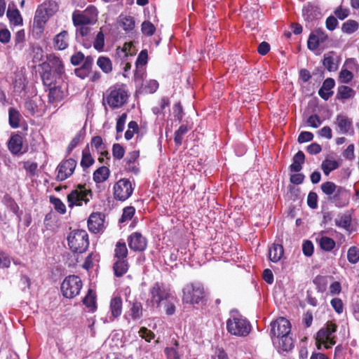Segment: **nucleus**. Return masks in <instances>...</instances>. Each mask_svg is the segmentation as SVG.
<instances>
[{
  "instance_id": "obj_16",
  "label": "nucleus",
  "mask_w": 359,
  "mask_h": 359,
  "mask_svg": "<svg viewBox=\"0 0 359 359\" xmlns=\"http://www.w3.org/2000/svg\"><path fill=\"white\" fill-rule=\"evenodd\" d=\"M43 67H48L53 70L60 78L65 74V67L62 60L55 55L47 57V64L43 63Z\"/></svg>"
},
{
  "instance_id": "obj_38",
  "label": "nucleus",
  "mask_w": 359,
  "mask_h": 359,
  "mask_svg": "<svg viewBox=\"0 0 359 359\" xmlns=\"http://www.w3.org/2000/svg\"><path fill=\"white\" fill-rule=\"evenodd\" d=\"M6 15L10 22L14 25H18L22 22V18L18 9L11 10L8 8Z\"/></svg>"
},
{
  "instance_id": "obj_62",
  "label": "nucleus",
  "mask_w": 359,
  "mask_h": 359,
  "mask_svg": "<svg viewBox=\"0 0 359 359\" xmlns=\"http://www.w3.org/2000/svg\"><path fill=\"white\" fill-rule=\"evenodd\" d=\"M307 204L312 208L316 209L318 206V195L316 193L311 191L307 197Z\"/></svg>"
},
{
  "instance_id": "obj_30",
  "label": "nucleus",
  "mask_w": 359,
  "mask_h": 359,
  "mask_svg": "<svg viewBox=\"0 0 359 359\" xmlns=\"http://www.w3.org/2000/svg\"><path fill=\"white\" fill-rule=\"evenodd\" d=\"M355 95V91L347 86H340L338 88L337 98L339 100H347Z\"/></svg>"
},
{
  "instance_id": "obj_20",
  "label": "nucleus",
  "mask_w": 359,
  "mask_h": 359,
  "mask_svg": "<svg viewBox=\"0 0 359 359\" xmlns=\"http://www.w3.org/2000/svg\"><path fill=\"white\" fill-rule=\"evenodd\" d=\"M69 46V34L67 31L63 30L56 34L53 38V47L55 50H63Z\"/></svg>"
},
{
  "instance_id": "obj_11",
  "label": "nucleus",
  "mask_w": 359,
  "mask_h": 359,
  "mask_svg": "<svg viewBox=\"0 0 359 359\" xmlns=\"http://www.w3.org/2000/svg\"><path fill=\"white\" fill-rule=\"evenodd\" d=\"M76 164V161L71 158L62 161L57 168V179L59 181H64L69 177L73 174Z\"/></svg>"
},
{
  "instance_id": "obj_18",
  "label": "nucleus",
  "mask_w": 359,
  "mask_h": 359,
  "mask_svg": "<svg viewBox=\"0 0 359 359\" xmlns=\"http://www.w3.org/2000/svg\"><path fill=\"white\" fill-rule=\"evenodd\" d=\"M49 18L50 17L46 13L38 8L36 11L33 22L34 31L37 34H41L43 32L44 25Z\"/></svg>"
},
{
  "instance_id": "obj_32",
  "label": "nucleus",
  "mask_w": 359,
  "mask_h": 359,
  "mask_svg": "<svg viewBox=\"0 0 359 359\" xmlns=\"http://www.w3.org/2000/svg\"><path fill=\"white\" fill-rule=\"evenodd\" d=\"M83 304L89 309L90 311H95L96 306L95 294L92 290H88V294L83 299Z\"/></svg>"
},
{
  "instance_id": "obj_29",
  "label": "nucleus",
  "mask_w": 359,
  "mask_h": 359,
  "mask_svg": "<svg viewBox=\"0 0 359 359\" xmlns=\"http://www.w3.org/2000/svg\"><path fill=\"white\" fill-rule=\"evenodd\" d=\"M109 169L106 166H101L93 173V180L96 183H102L107 180L109 176Z\"/></svg>"
},
{
  "instance_id": "obj_23",
  "label": "nucleus",
  "mask_w": 359,
  "mask_h": 359,
  "mask_svg": "<svg viewBox=\"0 0 359 359\" xmlns=\"http://www.w3.org/2000/svg\"><path fill=\"white\" fill-rule=\"evenodd\" d=\"M335 123L339 128L340 133L344 134L349 133L351 134L353 133L352 121L347 116L344 115H338Z\"/></svg>"
},
{
  "instance_id": "obj_57",
  "label": "nucleus",
  "mask_w": 359,
  "mask_h": 359,
  "mask_svg": "<svg viewBox=\"0 0 359 359\" xmlns=\"http://www.w3.org/2000/svg\"><path fill=\"white\" fill-rule=\"evenodd\" d=\"M91 146L94 147L97 151H102L106 149L105 144L103 143L102 139L100 136H95L91 140Z\"/></svg>"
},
{
  "instance_id": "obj_55",
  "label": "nucleus",
  "mask_w": 359,
  "mask_h": 359,
  "mask_svg": "<svg viewBox=\"0 0 359 359\" xmlns=\"http://www.w3.org/2000/svg\"><path fill=\"white\" fill-rule=\"evenodd\" d=\"M4 201L6 206L13 212L18 213V210H19V206L15 203L13 198H12L9 195H6L4 197Z\"/></svg>"
},
{
  "instance_id": "obj_22",
  "label": "nucleus",
  "mask_w": 359,
  "mask_h": 359,
  "mask_svg": "<svg viewBox=\"0 0 359 359\" xmlns=\"http://www.w3.org/2000/svg\"><path fill=\"white\" fill-rule=\"evenodd\" d=\"M65 86H57L49 88L48 102L56 103L60 102L65 96Z\"/></svg>"
},
{
  "instance_id": "obj_50",
  "label": "nucleus",
  "mask_w": 359,
  "mask_h": 359,
  "mask_svg": "<svg viewBox=\"0 0 359 359\" xmlns=\"http://www.w3.org/2000/svg\"><path fill=\"white\" fill-rule=\"evenodd\" d=\"M347 258L351 264L358 263L359 261V249L355 246L351 247L347 252Z\"/></svg>"
},
{
  "instance_id": "obj_33",
  "label": "nucleus",
  "mask_w": 359,
  "mask_h": 359,
  "mask_svg": "<svg viewBox=\"0 0 359 359\" xmlns=\"http://www.w3.org/2000/svg\"><path fill=\"white\" fill-rule=\"evenodd\" d=\"M114 255L116 259H126L128 256V249L126 243L120 241L116 243L114 250Z\"/></svg>"
},
{
  "instance_id": "obj_56",
  "label": "nucleus",
  "mask_w": 359,
  "mask_h": 359,
  "mask_svg": "<svg viewBox=\"0 0 359 359\" xmlns=\"http://www.w3.org/2000/svg\"><path fill=\"white\" fill-rule=\"evenodd\" d=\"M112 154L115 158L120 160L124 156L125 149L120 144H114L112 147Z\"/></svg>"
},
{
  "instance_id": "obj_52",
  "label": "nucleus",
  "mask_w": 359,
  "mask_h": 359,
  "mask_svg": "<svg viewBox=\"0 0 359 359\" xmlns=\"http://www.w3.org/2000/svg\"><path fill=\"white\" fill-rule=\"evenodd\" d=\"M142 32L147 36H152L156 31L155 26L149 21H144L142 24Z\"/></svg>"
},
{
  "instance_id": "obj_25",
  "label": "nucleus",
  "mask_w": 359,
  "mask_h": 359,
  "mask_svg": "<svg viewBox=\"0 0 359 359\" xmlns=\"http://www.w3.org/2000/svg\"><path fill=\"white\" fill-rule=\"evenodd\" d=\"M284 253L283 247L282 245L273 244L269 249V258L273 262H278Z\"/></svg>"
},
{
  "instance_id": "obj_47",
  "label": "nucleus",
  "mask_w": 359,
  "mask_h": 359,
  "mask_svg": "<svg viewBox=\"0 0 359 359\" xmlns=\"http://www.w3.org/2000/svg\"><path fill=\"white\" fill-rule=\"evenodd\" d=\"M50 202L54 205L55 210L60 214L63 215L66 212V206L60 198L50 196Z\"/></svg>"
},
{
  "instance_id": "obj_54",
  "label": "nucleus",
  "mask_w": 359,
  "mask_h": 359,
  "mask_svg": "<svg viewBox=\"0 0 359 359\" xmlns=\"http://www.w3.org/2000/svg\"><path fill=\"white\" fill-rule=\"evenodd\" d=\"M337 226L343 228H348L351 224V217L348 215H342L339 218L335 219Z\"/></svg>"
},
{
  "instance_id": "obj_37",
  "label": "nucleus",
  "mask_w": 359,
  "mask_h": 359,
  "mask_svg": "<svg viewBox=\"0 0 359 359\" xmlns=\"http://www.w3.org/2000/svg\"><path fill=\"white\" fill-rule=\"evenodd\" d=\"M95 161L90 154L89 149L86 147L82 152L81 165L83 169L89 168L94 163Z\"/></svg>"
},
{
  "instance_id": "obj_39",
  "label": "nucleus",
  "mask_w": 359,
  "mask_h": 359,
  "mask_svg": "<svg viewBox=\"0 0 359 359\" xmlns=\"http://www.w3.org/2000/svg\"><path fill=\"white\" fill-rule=\"evenodd\" d=\"M158 88V83L156 80H149L146 82L144 85L142 84L140 89V93H154Z\"/></svg>"
},
{
  "instance_id": "obj_58",
  "label": "nucleus",
  "mask_w": 359,
  "mask_h": 359,
  "mask_svg": "<svg viewBox=\"0 0 359 359\" xmlns=\"http://www.w3.org/2000/svg\"><path fill=\"white\" fill-rule=\"evenodd\" d=\"M104 45V36L102 32H100L97 33L95 40L94 41V48L100 51L102 50Z\"/></svg>"
},
{
  "instance_id": "obj_4",
  "label": "nucleus",
  "mask_w": 359,
  "mask_h": 359,
  "mask_svg": "<svg viewBox=\"0 0 359 359\" xmlns=\"http://www.w3.org/2000/svg\"><path fill=\"white\" fill-rule=\"evenodd\" d=\"M205 297V290L202 284L199 283L187 285L183 289L184 303L194 304H198Z\"/></svg>"
},
{
  "instance_id": "obj_10",
  "label": "nucleus",
  "mask_w": 359,
  "mask_h": 359,
  "mask_svg": "<svg viewBox=\"0 0 359 359\" xmlns=\"http://www.w3.org/2000/svg\"><path fill=\"white\" fill-rule=\"evenodd\" d=\"M271 335L278 338L290 333L291 325L285 318H279L271 324Z\"/></svg>"
},
{
  "instance_id": "obj_63",
  "label": "nucleus",
  "mask_w": 359,
  "mask_h": 359,
  "mask_svg": "<svg viewBox=\"0 0 359 359\" xmlns=\"http://www.w3.org/2000/svg\"><path fill=\"white\" fill-rule=\"evenodd\" d=\"M313 245L311 241H306L302 245V251L305 256L311 257L313 253Z\"/></svg>"
},
{
  "instance_id": "obj_13",
  "label": "nucleus",
  "mask_w": 359,
  "mask_h": 359,
  "mask_svg": "<svg viewBox=\"0 0 359 359\" xmlns=\"http://www.w3.org/2000/svg\"><path fill=\"white\" fill-rule=\"evenodd\" d=\"M350 198L349 192L342 187H339L332 196L328 197V201L337 207L346 206Z\"/></svg>"
},
{
  "instance_id": "obj_6",
  "label": "nucleus",
  "mask_w": 359,
  "mask_h": 359,
  "mask_svg": "<svg viewBox=\"0 0 359 359\" xmlns=\"http://www.w3.org/2000/svg\"><path fill=\"white\" fill-rule=\"evenodd\" d=\"M92 196V191L86 189L83 185H78L77 188L71 191L67 196L69 206L72 208L74 205H82L83 202L87 204L89 201V197Z\"/></svg>"
},
{
  "instance_id": "obj_3",
  "label": "nucleus",
  "mask_w": 359,
  "mask_h": 359,
  "mask_svg": "<svg viewBox=\"0 0 359 359\" xmlns=\"http://www.w3.org/2000/svg\"><path fill=\"white\" fill-rule=\"evenodd\" d=\"M337 325L332 322H327L317 333L316 342L319 343L318 348H320V344H324L326 348L332 347L336 344L335 335Z\"/></svg>"
},
{
  "instance_id": "obj_41",
  "label": "nucleus",
  "mask_w": 359,
  "mask_h": 359,
  "mask_svg": "<svg viewBox=\"0 0 359 359\" xmlns=\"http://www.w3.org/2000/svg\"><path fill=\"white\" fill-rule=\"evenodd\" d=\"M339 167V163L337 161H332L325 159L321 164V168L325 175H328L330 172Z\"/></svg>"
},
{
  "instance_id": "obj_48",
  "label": "nucleus",
  "mask_w": 359,
  "mask_h": 359,
  "mask_svg": "<svg viewBox=\"0 0 359 359\" xmlns=\"http://www.w3.org/2000/svg\"><path fill=\"white\" fill-rule=\"evenodd\" d=\"M130 316L133 319H138L142 316V306L140 302H135L130 309Z\"/></svg>"
},
{
  "instance_id": "obj_15",
  "label": "nucleus",
  "mask_w": 359,
  "mask_h": 359,
  "mask_svg": "<svg viewBox=\"0 0 359 359\" xmlns=\"http://www.w3.org/2000/svg\"><path fill=\"white\" fill-rule=\"evenodd\" d=\"M23 144V137L20 133L12 135L8 141V149L13 155L23 154L26 151H22Z\"/></svg>"
},
{
  "instance_id": "obj_19",
  "label": "nucleus",
  "mask_w": 359,
  "mask_h": 359,
  "mask_svg": "<svg viewBox=\"0 0 359 359\" xmlns=\"http://www.w3.org/2000/svg\"><path fill=\"white\" fill-rule=\"evenodd\" d=\"M93 65V57L88 55L81 66L74 69V73L78 77L83 79L89 76Z\"/></svg>"
},
{
  "instance_id": "obj_40",
  "label": "nucleus",
  "mask_w": 359,
  "mask_h": 359,
  "mask_svg": "<svg viewBox=\"0 0 359 359\" xmlns=\"http://www.w3.org/2000/svg\"><path fill=\"white\" fill-rule=\"evenodd\" d=\"M97 65L104 73H109L112 70V64L108 57H100L97 59Z\"/></svg>"
},
{
  "instance_id": "obj_2",
  "label": "nucleus",
  "mask_w": 359,
  "mask_h": 359,
  "mask_svg": "<svg viewBox=\"0 0 359 359\" xmlns=\"http://www.w3.org/2000/svg\"><path fill=\"white\" fill-rule=\"evenodd\" d=\"M227 330L231 334L246 337L251 331L250 323L240 315H232L226 322Z\"/></svg>"
},
{
  "instance_id": "obj_36",
  "label": "nucleus",
  "mask_w": 359,
  "mask_h": 359,
  "mask_svg": "<svg viewBox=\"0 0 359 359\" xmlns=\"http://www.w3.org/2000/svg\"><path fill=\"white\" fill-rule=\"evenodd\" d=\"M318 243L325 251H331L335 247V241L327 236H322L318 240Z\"/></svg>"
},
{
  "instance_id": "obj_1",
  "label": "nucleus",
  "mask_w": 359,
  "mask_h": 359,
  "mask_svg": "<svg viewBox=\"0 0 359 359\" xmlns=\"http://www.w3.org/2000/svg\"><path fill=\"white\" fill-rule=\"evenodd\" d=\"M69 249L74 253H83L89 246L88 235L85 230L76 229L67 236Z\"/></svg>"
},
{
  "instance_id": "obj_46",
  "label": "nucleus",
  "mask_w": 359,
  "mask_h": 359,
  "mask_svg": "<svg viewBox=\"0 0 359 359\" xmlns=\"http://www.w3.org/2000/svg\"><path fill=\"white\" fill-rule=\"evenodd\" d=\"M323 65L329 72L336 71L338 67L337 64L334 62V59L331 55H324Z\"/></svg>"
},
{
  "instance_id": "obj_12",
  "label": "nucleus",
  "mask_w": 359,
  "mask_h": 359,
  "mask_svg": "<svg viewBox=\"0 0 359 359\" xmlns=\"http://www.w3.org/2000/svg\"><path fill=\"white\" fill-rule=\"evenodd\" d=\"M130 248L135 252L144 251L147 248V239L139 232L133 233L128 238Z\"/></svg>"
},
{
  "instance_id": "obj_53",
  "label": "nucleus",
  "mask_w": 359,
  "mask_h": 359,
  "mask_svg": "<svg viewBox=\"0 0 359 359\" xmlns=\"http://www.w3.org/2000/svg\"><path fill=\"white\" fill-rule=\"evenodd\" d=\"M86 59V57H85L84 54L81 51H78L71 56L70 62L72 65L78 66L81 63L83 64Z\"/></svg>"
},
{
  "instance_id": "obj_5",
  "label": "nucleus",
  "mask_w": 359,
  "mask_h": 359,
  "mask_svg": "<svg viewBox=\"0 0 359 359\" xmlns=\"http://www.w3.org/2000/svg\"><path fill=\"white\" fill-rule=\"evenodd\" d=\"M82 287L81 278L75 275H71L65 278L61 284V292L66 298H74L77 296Z\"/></svg>"
},
{
  "instance_id": "obj_7",
  "label": "nucleus",
  "mask_w": 359,
  "mask_h": 359,
  "mask_svg": "<svg viewBox=\"0 0 359 359\" xmlns=\"http://www.w3.org/2000/svg\"><path fill=\"white\" fill-rule=\"evenodd\" d=\"M127 92L122 88H111L107 91L106 101L113 109L122 107L128 99Z\"/></svg>"
},
{
  "instance_id": "obj_64",
  "label": "nucleus",
  "mask_w": 359,
  "mask_h": 359,
  "mask_svg": "<svg viewBox=\"0 0 359 359\" xmlns=\"http://www.w3.org/2000/svg\"><path fill=\"white\" fill-rule=\"evenodd\" d=\"M338 25V21L336 17L333 15L329 16L325 21L326 28L330 31L334 30Z\"/></svg>"
},
{
  "instance_id": "obj_43",
  "label": "nucleus",
  "mask_w": 359,
  "mask_h": 359,
  "mask_svg": "<svg viewBox=\"0 0 359 359\" xmlns=\"http://www.w3.org/2000/svg\"><path fill=\"white\" fill-rule=\"evenodd\" d=\"M84 135L85 130L83 129H81L77 133V134L72 140V141L67 147V151L68 154H69L72 151V149L75 148L77 146V144L83 139Z\"/></svg>"
},
{
  "instance_id": "obj_60",
  "label": "nucleus",
  "mask_w": 359,
  "mask_h": 359,
  "mask_svg": "<svg viewBox=\"0 0 359 359\" xmlns=\"http://www.w3.org/2000/svg\"><path fill=\"white\" fill-rule=\"evenodd\" d=\"M353 77V73L348 69H342L339 73V79L341 83H348Z\"/></svg>"
},
{
  "instance_id": "obj_24",
  "label": "nucleus",
  "mask_w": 359,
  "mask_h": 359,
  "mask_svg": "<svg viewBox=\"0 0 359 359\" xmlns=\"http://www.w3.org/2000/svg\"><path fill=\"white\" fill-rule=\"evenodd\" d=\"M262 12H259L258 9H253L250 11L245 15V19L248 22V26L252 30L257 28L259 25V20L261 17Z\"/></svg>"
},
{
  "instance_id": "obj_59",
  "label": "nucleus",
  "mask_w": 359,
  "mask_h": 359,
  "mask_svg": "<svg viewBox=\"0 0 359 359\" xmlns=\"http://www.w3.org/2000/svg\"><path fill=\"white\" fill-rule=\"evenodd\" d=\"M282 341V347L284 351H290L293 347V341L292 339L289 336V334L287 335H283L280 337Z\"/></svg>"
},
{
  "instance_id": "obj_28",
  "label": "nucleus",
  "mask_w": 359,
  "mask_h": 359,
  "mask_svg": "<svg viewBox=\"0 0 359 359\" xmlns=\"http://www.w3.org/2000/svg\"><path fill=\"white\" fill-rule=\"evenodd\" d=\"M110 311L114 318L121 316L122 313V299L120 297H115L111 299Z\"/></svg>"
},
{
  "instance_id": "obj_34",
  "label": "nucleus",
  "mask_w": 359,
  "mask_h": 359,
  "mask_svg": "<svg viewBox=\"0 0 359 359\" xmlns=\"http://www.w3.org/2000/svg\"><path fill=\"white\" fill-rule=\"evenodd\" d=\"M39 8L41 9L45 13H46L49 17L52 16L58 10L57 4L53 1L44 2L41 6H39Z\"/></svg>"
},
{
  "instance_id": "obj_27",
  "label": "nucleus",
  "mask_w": 359,
  "mask_h": 359,
  "mask_svg": "<svg viewBox=\"0 0 359 359\" xmlns=\"http://www.w3.org/2000/svg\"><path fill=\"white\" fill-rule=\"evenodd\" d=\"M113 269L116 277L123 276L128 269V264L126 259H116L114 262Z\"/></svg>"
},
{
  "instance_id": "obj_49",
  "label": "nucleus",
  "mask_w": 359,
  "mask_h": 359,
  "mask_svg": "<svg viewBox=\"0 0 359 359\" xmlns=\"http://www.w3.org/2000/svg\"><path fill=\"white\" fill-rule=\"evenodd\" d=\"M135 209L133 206H128L123 208V214L119 219L120 223L126 222L131 219L135 215Z\"/></svg>"
},
{
  "instance_id": "obj_45",
  "label": "nucleus",
  "mask_w": 359,
  "mask_h": 359,
  "mask_svg": "<svg viewBox=\"0 0 359 359\" xmlns=\"http://www.w3.org/2000/svg\"><path fill=\"white\" fill-rule=\"evenodd\" d=\"M188 128L187 126L182 125L175 133L174 141L177 146H180L182 143L183 136L187 133Z\"/></svg>"
},
{
  "instance_id": "obj_31",
  "label": "nucleus",
  "mask_w": 359,
  "mask_h": 359,
  "mask_svg": "<svg viewBox=\"0 0 359 359\" xmlns=\"http://www.w3.org/2000/svg\"><path fill=\"white\" fill-rule=\"evenodd\" d=\"M21 115L20 112L11 107L8 110V119L9 124L13 128H18L20 126V121Z\"/></svg>"
},
{
  "instance_id": "obj_44",
  "label": "nucleus",
  "mask_w": 359,
  "mask_h": 359,
  "mask_svg": "<svg viewBox=\"0 0 359 359\" xmlns=\"http://www.w3.org/2000/svg\"><path fill=\"white\" fill-rule=\"evenodd\" d=\"M73 23L75 26H83L86 25L90 22V20L86 14H73Z\"/></svg>"
},
{
  "instance_id": "obj_35",
  "label": "nucleus",
  "mask_w": 359,
  "mask_h": 359,
  "mask_svg": "<svg viewBox=\"0 0 359 359\" xmlns=\"http://www.w3.org/2000/svg\"><path fill=\"white\" fill-rule=\"evenodd\" d=\"M359 24L358 22L353 20H348L343 23L341 27V31L344 33L351 34L358 30Z\"/></svg>"
},
{
  "instance_id": "obj_9",
  "label": "nucleus",
  "mask_w": 359,
  "mask_h": 359,
  "mask_svg": "<svg viewBox=\"0 0 359 359\" xmlns=\"http://www.w3.org/2000/svg\"><path fill=\"white\" fill-rule=\"evenodd\" d=\"M328 40V36L322 29H316L312 32L307 41V47L309 50H316L321 44Z\"/></svg>"
},
{
  "instance_id": "obj_14",
  "label": "nucleus",
  "mask_w": 359,
  "mask_h": 359,
  "mask_svg": "<svg viewBox=\"0 0 359 359\" xmlns=\"http://www.w3.org/2000/svg\"><path fill=\"white\" fill-rule=\"evenodd\" d=\"M104 215L100 212H93L88 220V229L96 233L104 226Z\"/></svg>"
},
{
  "instance_id": "obj_61",
  "label": "nucleus",
  "mask_w": 359,
  "mask_h": 359,
  "mask_svg": "<svg viewBox=\"0 0 359 359\" xmlns=\"http://www.w3.org/2000/svg\"><path fill=\"white\" fill-rule=\"evenodd\" d=\"M25 107L28 111L30 115H34L38 110V107L36 103L31 100L27 99L25 102Z\"/></svg>"
},
{
  "instance_id": "obj_51",
  "label": "nucleus",
  "mask_w": 359,
  "mask_h": 359,
  "mask_svg": "<svg viewBox=\"0 0 359 359\" xmlns=\"http://www.w3.org/2000/svg\"><path fill=\"white\" fill-rule=\"evenodd\" d=\"M135 25V22L132 16H125L121 19V27L126 32L133 30Z\"/></svg>"
},
{
  "instance_id": "obj_21",
  "label": "nucleus",
  "mask_w": 359,
  "mask_h": 359,
  "mask_svg": "<svg viewBox=\"0 0 359 359\" xmlns=\"http://www.w3.org/2000/svg\"><path fill=\"white\" fill-rule=\"evenodd\" d=\"M302 13L304 20L307 22H312L314 20H317L320 18L321 15L319 8L311 4L304 7Z\"/></svg>"
},
{
  "instance_id": "obj_8",
  "label": "nucleus",
  "mask_w": 359,
  "mask_h": 359,
  "mask_svg": "<svg viewBox=\"0 0 359 359\" xmlns=\"http://www.w3.org/2000/svg\"><path fill=\"white\" fill-rule=\"evenodd\" d=\"M133 190L134 187L128 179H121L114 186V198L124 201L132 195Z\"/></svg>"
},
{
  "instance_id": "obj_42",
  "label": "nucleus",
  "mask_w": 359,
  "mask_h": 359,
  "mask_svg": "<svg viewBox=\"0 0 359 359\" xmlns=\"http://www.w3.org/2000/svg\"><path fill=\"white\" fill-rule=\"evenodd\" d=\"M339 186H337L332 182H326L321 184L320 187L323 192L328 196V197L332 196L336 192Z\"/></svg>"
},
{
  "instance_id": "obj_26",
  "label": "nucleus",
  "mask_w": 359,
  "mask_h": 359,
  "mask_svg": "<svg viewBox=\"0 0 359 359\" xmlns=\"http://www.w3.org/2000/svg\"><path fill=\"white\" fill-rule=\"evenodd\" d=\"M293 162L290 165V170L291 172H299L302 166V165L304 163L305 155L302 151H299L293 157Z\"/></svg>"
},
{
  "instance_id": "obj_17",
  "label": "nucleus",
  "mask_w": 359,
  "mask_h": 359,
  "mask_svg": "<svg viewBox=\"0 0 359 359\" xmlns=\"http://www.w3.org/2000/svg\"><path fill=\"white\" fill-rule=\"evenodd\" d=\"M151 295V302L153 304H156L158 306L161 302L167 299L169 297V293L162 288V286L156 283L150 291Z\"/></svg>"
}]
</instances>
